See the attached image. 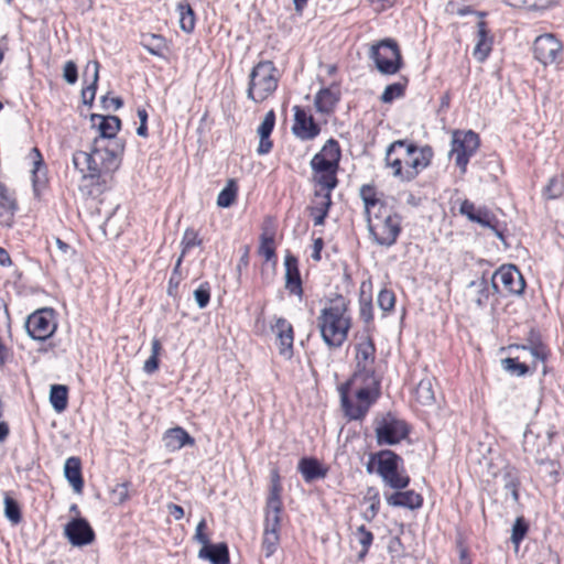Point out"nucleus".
<instances>
[{
    "mask_svg": "<svg viewBox=\"0 0 564 564\" xmlns=\"http://www.w3.org/2000/svg\"><path fill=\"white\" fill-rule=\"evenodd\" d=\"M123 150L122 140L100 144V140L95 139L90 151H76L73 154V164L83 178L98 180L102 174L112 173L120 166Z\"/></svg>",
    "mask_w": 564,
    "mask_h": 564,
    "instance_id": "obj_1",
    "label": "nucleus"
},
{
    "mask_svg": "<svg viewBox=\"0 0 564 564\" xmlns=\"http://www.w3.org/2000/svg\"><path fill=\"white\" fill-rule=\"evenodd\" d=\"M348 305L349 301L336 294L329 305L321 310L316 319L321 337L330 349L341 347L348 337L351 327Z\"/></svg>",
    "mask_w": 564,
    "mask_h": 564,
    "instance_id": "obj_2",
    "label": "nucleus"
},
{
    "mask_svg": "<svg viewBox=\"0 0 564 564\" xmlns=\"http://www.w3.org/2000/svg\"><path fill=\"white\" fill-rule=\"evenodd\" d=\"M373 381L359 378L356 383L351 380L340 387V403L345 415L349 420H362L380 395V377Z\"/></svg>",
    "mask_w": 564,
    "mask_h": 564,
    "instance_id": "obj_3",
    "label": "nucleus"
},
{
    "mask_svg": "<svg viewBox=\"0 0 564 564\" xmlns=\"http://www.w3.org/2000/svg\"><path fill=\"white\" fill-rule=\"evenodd\" d=\"M341 158V150L337 140L328 139L321 151L311 162L314 182L321 186V191L332 192L338 185L337 172Z\"/></svg>",
    "mask_w": 564,
    "mask_h": 564,
    "instance_id": "obj_4",
    "label": "nucleus"
},
{
    "mask_svg": "<svg viewBox=\"0 0 564 564\" xmlns=\"http://www.w3.org/2000/svg\"><path fill=\"white\" fill-rule=\"evenodd\" d=\"M366 221L370 239L380 247H392L402 230L401 216L389 206H380Z\"/></svg>",
    "mask_w": 564,
    "mask_h": 564,
    "instance_id": "obj_5",
    "label": "nucleus"
},
{
    "mask_svg": "<svg viewBox=\"0 0 564 564\" xmlns=\"http://www.w3.org/2000/svg\"><path fill=\"white\" fill-rule=\"evenodd\" d=\"M278 69L271 61H261L249 74L247 98L256 104L267 100L278 88Z\"/></svg>",
    "mask_w": 564,
    "mask_h": 564,
    "instance_id": "obj_6",
    "label": "nucleus"
},
{
    "mask_svg": "<svg viewBox=\"0 0 564 564\" xmlns=\"http://www.w3.org/2000/svg\"><path fill=\"white\" fill-rule=\"evenodd\" d=\"M379 466L376 468L386 486L394 489H405L410 485V476L403 466V458L391 449H381L376 453Z\"/></svg>",
    "mask_w": 564,
    "mask_h": 564,
    "instance_id": "obj_7",
    "label": "nucleus"
},
{
    "mask_svg": "<svg viewBox=\"0 0 564 564\" xmlns=\"http://www.w3.org/2000/svg\"><path fill=\"white\" fill-rule=\"evenodd\" d=\"M370 58L373 59L377 69L383 75H394L403 66L401 51L393 39H384L372 45Z\"/></svg>",
    "mask_w": 564,
    "mask_h": 564,
    "instance_id": "obj_8",
    "label": "nucleus"
},
{
    "mask_svg": "<svg viewBox=\"0 0 564 564\" xmlns=\"http://www.w3.org/2000/svg\"><path fill=\"white\" fill-rule=\"evenodd\" d=\"M355 362L356 368L351 378V382L356 383L359 378H366L373 381V377H379L375 369L376 346L368 333L360 337L355 345Z\"/></svg>",
    "mask_w": 564,
    "mask_h": 564,
    "instance_id": "obj_9",
    "label": "nucleus"
},
{
    "mask_svg": "<svg viewBox=\"0 0 564 564\" xmlns=\"http://www.w3.org/2000/svg\"><path fill=\"white\" fill-rule=\"evenodd\" d=\"M409 432L408 424L390 412L375 420L376 441L379 446L399 444L408 437Z\"/></svg>",
    "mask_w": 564,
    "mask_h": 564,
    "instance_id": "obj_10",
    "label": "nucleus"
},
{
    "mask_svg": "<svg viewBox=\"0 0 564 564\" xmlns=\"http://www.w3.org/2000/svg\"><path fill=\"white\" fill-rule=\"evenodd\" d=\"M480 145L479 135L468 130L466 132L456 131L452 139V149L449 155L455 158V164L464 174L470 158L477 152Z\"/></svg>",
    "mask_w": 564,
    "mask_h": 564,
    "instance_id": "obj_11",
    "label": "nucleus"
},
{
    "mask_svg": "<svg viewBox=\"0 0 564 564\" xmlns=\"http://www.w3.org/2000/svg\"><path fill=\"white\" fill-rule=\"evenodd\" d=\"M24 327L33 340L44 341L48 339L56 330L54 310L48 307L36 310L26 317Z\"/></svg>",
    "mask_w": 564,
    "mask_h": 564,
    "instance_id": "obj_12",
    "label": "nucleus"
},
{
    "mask_svg": "<svg viewBox=\"0 0 564 564\" xmlns=\"http://www.w3.org/2000/svg\"><path fill=\"white\" fill-rule=\"evenodd\" d=\"M403 149L404 180L410 182L430 165L433 151L429 145L417 148L415 144L408 142Z\"/></svg>",
    "mask_w": 564,
    "mask_h": 564,
    "instance_id": "obj_13",
    "label": "nucleus"
},
{
    "mask_svg": "<svg viewBox=\"0 0 564 564\" xmlns=\"http://www.w3.org/2000/svg\"><path fill=\"white\" fill-rule=\"evenodd\" d=\"M533 55L544 66L557 65L563 58V45L553 34H542L534 40Z\"/></svg>",
    "mask_w": 564,
    "mask_h": 564,
    "instance_id": "obj_14",
    "label": "nucleus"
},
{
    "mask_svg": "<svg viewBox=\"0 0 564 564\" xmlns=\"http://www.w3.org/2000/svg\"><path fill=\"white\" fill-rule=\"evenodd\" d=\"M64 534L74 546H84L95 541V531L89 522L82 517H75L64 527Z\"/></svg>",
    "mask_w": 564,
    "mask_h": 564,
    "instance_id": "obj_15",
    "label": "nucleus"
},
{
    "mask_svg": "<svg viewBox=\"0 0 564 564\" xmlns=\"http://www.w3.org/2000/svg\"><path fill=\"white\" fill-rule=\"evenodd\" d=\"M272 332L276 337L280 356L290 360L293 357L294 330L292 324L284 317H275Z\"/></svg>",
    "mask_w": 564,
    "mask_h": 564,
    "instance_id": "obj_16",
    "label": "nucleus"
},
{
    "mask_svg": "<svg viewBox=\"0 0 564 564\" xmlns=\"http://www.w3.org/2000/svg\"><path fill=\"white\" fill-rule=\"evenodd\" d=\"M294 110V124L292 127L293 133L301 140H313L319 132L321 127L315 122L313 116L307 115L306 111L300 106H295Z\"/></svg>",
    "mask_w": 564,
    "mask_h": 564,
    "instance_id": "obj_17",
    "label": "nucleus"
},
{
    "mask_svg": "<svg viewBox=\"0 0 564 564\" xmlns=\"http://www.w3.org/2000/svg\"><path fill=\"white\" fill-rule=\"evenodd\" d=\"M459 213L466 216L470 221L480 225L484 228L491 229L499 221L496 215L486 207H476L468 199L462 202Z\"/></svg>",
    "mask_w": 564,
    "mask_h": 564,
    "instance_id": "obj_18",
    "label": "nucleus"
},
{
    "mask_svg": "<svg viewBox=\"0 0 564 564\" xmlns=\"http://www.w3.org/2000/svg\"><path fill=\"white\" fill-rule=\"evenodd\" d=\"M90 120L93 126L98 127L100 144H110L112 141L119 140L116 138L117 132L120 130L121 120L117 116H102L91 115Z\"/></svg>",
    "mask_w": 564,
    "mask_h": 564,
    "instance_id": "obj_19",
    "label": "nucleus"
},
{
    "mask_svg": "<svg viewBox=\"0 0 564 564\" xmlns=\"http://www.w3.org/2000/svg\"><path fill=\"white\" fill-rule=\"evenodd\" d=\"M496 279H499L503 290L513 295H520L525 288V281L521 272L514 267H501L496 271Z\"/></svg>",
    "mask_w": 564,
    "mask_h": 564,
    "instance_id": "obj_20",
    "label": "nucleus"
},
{
    "mask_svg": "<svg viewBox=\"0 0 564 564\" xmlns=\"http://www.w3.org/2000/svg\"><path fill=\"white\" fill-rule=\"evenodd\" d=\"M285 267V289L294 295L302 297L303 288L302 279L299 270L297 258L290 252L284 258Z\"/></svg>",
    "mask_w": 564,
    "mask_h": 564,
    "instance_id": "obj_21",
    "label": "nucleus"
},
{
    "mask_svg": "<svg viewBox=\"0 0 564 564\" xmlns=\"http://www.w3.org/2000/svg\"><path fill=\"white\" fill-rule=\"evenodd\" d=\"M340 100V89L337 84L322 88L314 99V106L319 113L329 115L334 111L336 105Z\"/></svg>",
    "mask_w": 564,
    "mask_h": 564,
    "instance_id": "obj_22",
    "label": "nucleus"
},
{
    "mask_svg": "<svg viewBox=\"0 0 564 564\" xmlns=\"http://www.w3.org/2000/svg\"><path fill=\"white\" fill-rule=\"evenodd\" d=\"M387 503L391 507L406 508L410 510L420 509L423 505V497L414 490H395L386 497Z\"/></svg>",
    "mask_w": 564,
    "mask_h": 564,
    "instance_id": "obj_23",
    "label": "nucleus"
},
{
    "mask_svg": "<svg viewBox=\"0 0 564 564\" xmlns=\"http://www.w3.org/2000/svg\"><path fill=\"white\" fill-rule=\"evenodd\" d=\"M17 209V199L7 186L0 182V225L11 227Z\"/></svg>",
    "mask_w": 564,
    "mask_h": 564,
    "instance_id": "obj_24",
    "label": "nucleus"
},
{
    "mask_svg": "<svg viewBox=\"0 0 564 564\" xmlns=\"http://www.w3.org/2000/svg\"><path fill=\"white\" fill-rule=\"evenodd\" d=\"M164 445L170 452H175L184 446H194L195 440L183 427L169 429L163 436Z\"/></svg>",
    "mask_w": 564,
    "mask_h": 564,
    "instance_id": "obj_25",
    "label": "nucleus"
},
{
    "mask_svg": "<svg viewBox=\"0 0 564 564\" xmlns=\"http://www.w3.org/2000/svg\"><path fill=\"white\" fill-rule=\"evenodd\" d=\"M297 470L306 482L323 479L327 475L325 468L315 457H303L300 459Z\"/></svg>",
    "mask_w": 564,
    "mask_h": 564,
    "instance_id": "obj_26",
    "label": "nucleus"
},
{
    "mask_svg": "<svg viewBox=\"0 0 564 564\" xmlns=\"http://www.w3.org/2000/svg\"><path fill=\"white\" fill-rule=\"evenodd\" d=\"M64 476L76 494H82L84 479L82 475V462L78 457H68L64 465Z\"/></svg>",
    "mask_w": 564,
    "mask_h": 564,
    "instance_id": "obj_27",
    "label": "nucleus"
},
{
    "mask_svg": "<svg viewBox=\"0 0 564 564\" xmlns=\"http://www.w3.org/2000/svg\"><path fill=\"white\" fill-rule=\"evenodd\" d=\"M315 205L311 207V215L313 216L314 225L322 226L328 215L332 205V192L315 191Z\"/></svg>",
    "mask_w": 564,
    "mask_h": 564,
    "instance_id": "obj_28",
    "label": "nucleus"
},
{
    "mask_svg": "<svg viewBox=\"0 0 564 564\" xmlns=\"http://www.w3.org/2000/svg\"><path fill=\"white\" fill-rule=\"evenodd\" d=\"M198 557L208 560L212 564H228L229 563V550L225 542L217 544L209 543L203 546L198 552Z\"/></svg>",
    "mask_w": 564,
    "mask_h": 564,
    "instance_id": "obj_29",
    "label": "nucleus"
},
{
    "mask_svg": "<svg viewBox=\"0 0 564 564\" xmlns=\"http://www.w3.org/2000/svg\"><path fill=\"white\" fill-rule=\"evenodd\" d=\"M406 144L405 140H397L392 142L386 151V165L393 170V176L399 177L401 181L404 180V170H403V155L392 158V155L400 149H403Z\"/></svg>",
    "mask_w": 564,
    "mask_h": 564,
    "instance_id": "obj_30",
    "label": "nucleus"
},
{
    "mask_svg": "<svg viewBox=\"0 0 564 564\" xmlns=\"http://www.w3.org/2000/svg\"><path fill=\"white\" fill-rule=\"evenodd\" d=\"M477 42L473 52L478 62H484L491 52L492 40L488 35L487 25L484 21L477 23Z\"/></svg>",
    "mask_w": 564,
    "mask_h": 564,
    "instance_id": "obj_31",
    "label": "nucleus"
},
{
    "mask_svg": "<svg viewBox=\"0 0 564 564\" xmlns=\"http://www.w3.org/2000/svg\"><path fill=\"white\" fill-rule=\"evenodd\" d=\"M359 196L364 203L365 217L375 214L380 206H388L377 197L376 187L371 184H364L359 189Z\"/></svg>",
    "mask_w": 564,
    "mask_h": 564,
    "instance_id": "obj_32",
    "label": "nucleus"
},
{
    "mask_svg": "<svg viewBox=\"0 0 564 564\" xmlns=\"http://www.w3.org/2000/svg\"><path fill=\"white\" fill-rule=\"evenodd\" d=\"M141 46L147 50L151 55L158 57H164V53L167 51L165 39L160 34L145 33L140 39Z\"/></svg>",
    "mask_w": 564,
    "mask_h": 564,
    "instance_id": "obj_33",
    "label": "nucleus"
},
{
    "mask_svg": "<svg viewBox=\"0 0 564 564\" xmlns=\"http://www.w3.org/2000/svg\"><path fill=\"white\" fill-rule=\"evenodd\" d=\"M99 67L97 61L89 62L86 66L85 74L91 70V83L82 90V99L85 105L91 106L94 102L99 79Z\"/></svg>",
    "mask_w": 564,
    "mask_h": 564,
    "instance_id": "obj_34",
    "label": "nucleus"
},
{
    "mask_svg": "<svg viewBox=\"0 0 564 564\" xmlns=\"http://www.w3.org/2000/svg\"><path fill=\"white\" fill-rule=\"evenodd\" d=\"M502 482L506 490L510 491L512 500L519 501L520 477L517 468L507 466L502 469Z\"/></svg>",
    "mask_w": 564,
    "mask_h": 564,
    "instance_id": "obj_35",
    "label": "nucleus"
},
{
    "mask_svg": "<svg viewBox=\"0 0 564 564\" xmlns=\"http://www.w3.org/2000/svg\"><path fill=\"white\" fill-rule=\"evenodd\" d=\"M50 402L57 413L64 412L68 404V388L64 384H53L50 390Z\"/></svg>",
    "mask_w": 564,
    "mask_h": 564,
    "instance_id": "obj_36",
    "label": "nucleus"
},
{
    "mask_svg": "<svg viewBox=\"0 0 564 564\" xmlns=\"http://www.w3.org/2000/svg\"><path fill=\"white\" fill-rule=\"evenodd\" d=\"M415 399L422 405H431L435 401L434 386L430 378L422 379L415 389Z\"/></svg>",
    "mask_w": 564,
    "mask_h": 564,
    "instance_id": "obj_37",
    "label": "nucleus"
},
{
    "mask_svg": "<svg viewBox=\"0 0 564 564\" xmlns=\"http://www.w3.org/2000/svg\"><path fill=\"white\" fill-rule=\"evenodd\" d=\"M178 22L180 28L185 33L193 32L195 28V12L187 2H181L177 4Z\"/></svg>",
    "mask_w": 564,
    "mask_h": 564,
    "instance_id": "obj_38",
    "label": "nucleus"
},
{
    "mask_svg": "<svg viewBox=\"0 0 564 564\" xmlns=\"http://www.w3.org/2000/svg\"><path fill=\"white\" fill-rule=\"evenodd\" d=\"M468 288L475 290L476 294L473 301L475 302L476 306L478 308L485 307L489 299V285L486 278L481 276L478 280L471 281L468 284Z\"/></svg>",
    "mask_w": 564,
    "mask_h": 564,
    "instance_id": "obj_39",
    "label": "nucleus"
},
{
    "mask_svg": "<svg viewBox=\"0 0 564 564\" xmlns=\"http://www.w3.org/2000/svg\"><path fill=\"white\" fill-rule=\"evenodd\" d=\"M237 193V182L234 178L228 180L226 186L218 194L217 205L223 208L230 207L236 200Z\"/></svg>",
    "mask_w": 564,
    "mask_h": 564,
    "instance_id": "obj_40",
    "label": "nucleus"
},
{
    "mask_svg": "<svg viewBox=\"0 0 564 564\" xmlns=\"http://www.w3.org/2000/svg\"><path fill=\"white\" fill-rule=\"evenodd\" d=\"M283 507H267L264 509V529L272 532L281 530V514Z\"/></svg>",
    "mask_w": 564,
    "mask_h": 564,
    "instance_id": "obj_41",
    "label": "nucleus"
},
{
    "mask_svg": "<svg viewBox=\"0 0 564 564\" xmlns=\"http://www.w3.org/2000/svg\"><path fill=\"white\" fill-rule=\"evenodd\" d=\"M510 348H513V346H510ZM514 348H517V349L521 348L523 350L530 351L531 356L533 357V361H532L533 370H535L538 367L536 362L538 361L544 362L549 355L546 347L540 341H536V343L531 341L530 345H521V346L514 345Z\"/></svg>",
    "mask_w": 564,
    "mask_h": 564,
    "instance_id": "obj_42",
    "label": "nucleus"
},
{
    "mask_svg": "<svg viewBox=\"0 0 564 564\" xmlns=\"http://www.w3.org/2000/svg\"><path fill=\"white\" fill-rule=\"evenodd\" d=\"M354 535L361 545V551L358 553V561H364L373 542V534L364 524H361L356 529Z\"/></svg>",
    "mask_w": 564,
    "mask_h": 564,
    "instance_id": "obj_43",
    "label": "nucleus"
},
{
    "mask_svg": "<svg viewBox=\"0 0 564 564\" xmlns=\"http://www.w3.org/2000/svg\"><path fill=\"white\" fill-rule=\"evenodd\" d=\"M406 85H408L406 78H404L403 82H398V83L388 85L384 88L382 95L380 96V100L383 104H390L394 99L403 97L405 94Z\"/></svg>",
    "mask_w": 564,
    "mask_h": 564,
    "instance_id": "obj_44",
    "label": "nucleus"
},
{
    "mask_svg": "<svg viewBox=\"0 0 564 564\" xmlns=\"http://www.w3.org/2000/svg\"><path fill=\"white\" fill-rule=\"evenodd\" d=\"M3 503L6 518L13 524L20 523L22 520V513L19 502L6 492Z\"/></svg>",
    "mask_w": 564,
    "mask_h": 564,
    "instance_id": "obj_45",
    "label": "nucleus"
},
{
    "mask_svg": "<svg viewBox=\"0 0 564 564\" xmlns=\"http://www.w3.org/2000/svg\"><path fill=\"white\" fill-rule=\"evenodd\" d=\"M501 366H502L503 370H506L507 372H509L511 375H516L518 377L525 376L530 370L529 366L524 362H520L518 357L517 358L507 357V358L502 359Z\"/></svg>",
    "mask_w": 564,
    "mask_h": 564,
    "instance_id": "obj_46",
    "label": "nucleus"
},
{
    "mask_svg": "<svg viewBox=\"0 0 564 564\" xmlns=\"http://www.w3.org/2000/svg\"><path fill=\"white\" fill-rule=\"evenodd\" d=\"M564 193V181L562 176L554 175L549 180L543 194L547 199H556Z\"/></svg>",
    "mask_w": 564,
    "mask_h": 564,
    "instance_id": "obj_47",
    "label": "nucleus"
},
{
    "mask_svg": "<svg viewBox=\"0 0 564 564\" xmlns=\"http://www.w3.org/2000/svg\"><path fill=\"white\" fill-rule=\"evenodd\" d=\"M280 543V533L263 530L262 536V550L265 557H270L274 554Z\"/></svg>",
    "mask_w": 564,
    "mask_h": 564,
    "instance_id": "obj_48",
    "label": "nucleus"
},
{
    "mask_svg": "<svg viewBox=\"0 0 564 564\" xmlns=\"http://www.w3.org/2000/svg\"><path fill=\"white\" fill-rule=\"evenodd\" d=\"M281 490L282 488L279 481V475L274 474L270 492L267 498V507H283V502L281 499Z\"/></svg>",
    "mask_w": 564,
    "mask_h": 564,
    "instance_id": "obj_49",
    "label": "nucleus"
},
{
    "mask_svg": "<svg viewBox=\"0 0 564 564\" xmlns=\"http://www.w3.org/2000/svg\"><path fill=\"white\" fill-rule=\"evenodd\" d=\"M202 239L198 237V234L193 228H187L184 232L183 239H182V252L181 256L182 259L184 258L185 253L194 247L202 245Z\"/></svg>",
    "mask_w": 564,
    "mask_h": 564,
    "instance_id": "obj_50",
    "label": "nucleus"
},
{
    "mask_svg": "<svg viewBox=\"0 0 564 564\" xmlns=\"http://www.w3.org/2000/svg\"><path fill=\"white\" fill-rule=\"evenodd\" d=\"M182 257H178L176 260L175 267L172 271V274L169 280V286H167V294L170 296H176L178 285L182 281V274H181V264H182Z\"/></svg>",
    "mask_w": 564,
    "mask_h": 564,
    "instance_id": "obj_51",
    "label": "nucleus"
},
{
    "mask_svg": "<svg viewBox=\"0 0 564 564\" xmlns=\"http://www.w3.org/2000/svg\"><path fill=\"white\" fill-rule=\"evenodd\" d=\"M194 299L199 308H205L210 301V285L208 282L202 283L194 291Z\"/></svg>",
    "mask_w": 564,
    "mask_h": 564,
    "instance_id": "obj_52",
    "label": "nucleus"
},
{
    "mask_svg": "<svg viewBox=\"0 0 564 564\" xmlns=\"http://www.w3.org/2000/svg\"><path fill=\"white\" fill-rule=\"evenodd\" d=\"M378 306L383 312H389L394 307L395 296L394 293L390 290L383 289L379 292L377 297Z\"/></svg>",
    "mask_w": 564,
    "mask_h": 564,
    "instance_id": "obj_53",
    "label": "nucleus"
},
{
    "mask_svg": "<svg viewBox=\"0 0 564 564\" xmlns=\"http://www.w3.org/2000/svg\"><path fill=\"white\" fill-rule=\"evenodd\" d=\"M275 124V113L273 110H270L265 113L262 122L258 127V134L259 137H269L271 135L273 128Z\"/></svg>",
    "mask_w": 564,
    "mask_h": 564,
    "instance_id": "obj_54",
    "label": "nucleus"
},
{
    "mask_svg": "<svg viewBox=\"0 0 564 564\" xmlns=\"http://www.w3.org/2000/svg\"><path fill=\"white\" fill-rule=\"evenodd\" d=\"M528 532V524L523 518H518L512 527L511 541L518 545Z\"/></svg>",
    "mask_w": 564,
    "mask_h": 564,
    "instance_id": "obj_55",
    "label": "nucleus"
},
{
    "mask_svg": "<svg viewBox=\"0 0 564 564\" xmlns=\"http://www.w3.org/2000/svg\"><path fill=\"white\" fill-rule=\"evenodd\" d=\"M113 503L122 505L129 498V482L117 484L111 490Z\"/></svg>",
    "mask_w": 564,
    "mask_h": 564,
    "instance_id": "obj_56",
    "label": "nucleus"
},
{
    "mask_svg": "<svg viewBox=\"0 0 564 564\" xmlns=\"http://www.w3.org/2000/svg\"><path fill=\"white\" fill-rule=\"evenodd\" d=\"M274 240L271 237H262L260 253L264 256L267 261L275 258Z\"/></svg>",
    "mask_w": 564,
    "mask_h": 564,
    "instance_id": "obj_57",
    "label": "nucleus"
},
{
    "mask_svg": "<svg viewBox=\"0 0 564 564\" xmlns=\"http://www.w3.org/2000/svg\"><path fill=\"white\" fill-rule=\"evenodd\" d=\"M360 318L369 324L373 319L372 314V302L370 299L360 297V310H359Z\"/></svg>",
    "mask_w": 564,
    "mask_h": 564,
    "instance_id": "obj_58",
    "label": "nucleus"
},
{
    "mask_svg": "<svg viewBox=\"0 0 564 564\" xmlns=\"http://www.w3.org/2000/svg\"><path fill=\"white\" fill-rule=\"evenodd\" d=\"M63 78L66 83L73 85L77 82L78 72L77 66L73 61H67L63 68Z\"/></svg>",
    "mask_w": 564,
    "mask_h": 564,
    "instance_id": "obj_59",
    "label": "nucleus"
},
{
    "mask_svg": "<svg viewBox=\"0 0 564 564\" xmlns=\"http://www.w3.org/2000/svg\"><path fill=\"white\" fill-rule=\"evenodd\" d=\"M506 2L511 7L527 8L530 10L543 8L540 0H506Z\"/></svg>",
    "mask_w": 564,
    "mask_h": 564,
    "instance_id": "obj_60",
    "label": "nucleus"
},
{
    "mask_svg": "<svg viewBox=\"0 0 564 564\" xmlns=\"http://www.w3.org/2000/svg\"><path fill=\"white\" fill-rule=\"evenodd\" d=\"M206 528H207L206 520L202 519L197 523L195 534H194V540L196 542L200 543L203 546H206L210 543L208 536L204 532Z\"/></svg>",
    "mask_w": 564,
    "mask_h": 564,
    "instance_id": "obj_61",
    "label": "nucleus"
},
{
    "mask_svg": "<svg viewBox=\"0 0 564 564\" xmlns=\"http://www.w3.org/2000/svg\"><path fill=\"white\" fill-rule=\"evenodd\" d=\"M138 118L140 120V126L137 129V134L142 138L148 137V112L144 108H139L137 111Z\"/></svg>",
    "mask_w": 564,
    "mask_h": 564,
    "instance_id": "obj_62",
    "label": "nucleus"
},
{
    "mask_svg": "<svg viewBox=\"0 0 564 564\" xmlns=\"http://www.w3.org/2000/svg\"><path fill=\"white\" fill-rule=\"evenodd\" d=\"M159 365H160L159 358L155 356H150L143 365V370H144V372H147L149 375L153 373L159 369Z\"/></svg>",
    "mask_w": 564,
    "mask_h": 564,
    "instance_id": "obj_63",
    "label": "nucleus"
},
{
    "mask_svg": "<svg viewBox=\"0 0 564 564\" xmlns=\"http://www.w3.org/2000/svg\"><path fill=\"white\" fill-rule=\"evenodd\" d=\"M259 138H260V140H259L258 150H257L258 153L260 155L268 154L271 151L272 147H273L272 141L270 140L269 137H265V138L264 137H259Z\"/></svg>",
    "mask_w": 564,
    "mask_h": 564,
    "instance_id": "obj_64",
    "label": "nucleus"
}]
</instances>
